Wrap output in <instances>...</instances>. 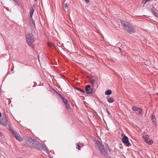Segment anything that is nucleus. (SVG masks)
<instances>
[{
  "label": "nucleus",
  "mask_w": 158,
  "mask_h": 158,
  "mask_svg": "<svg viewBox=\"0 0 158 158\" xmlns=\"http://www.w3.org/2000/svg\"><path fill=\"white\" fill-rule=\"evenodd\" d=\"M36 142V145L34 147H35L40 149L43 150L44 148L43 144L39 143L37 141Z\"/></svg>",
  "instance_id": "1a4fd4ad"
},
{
  "label": "nucleus",
  "mask_w": 158,
  "mask_h": 158,
  "mask_svg": "<svg viewBox=\"0 0 158 158\" xmlns=\"http://www.w3.org/2000/svg\"><path fill=\"white\" fill-rule=\"evenodd\" d=\"M11 132L13 135V136L15 137L16 139L20 141L21 140V136L19 133L15 131H14L12 129H11Z\"/></svg>",
  "instance_id": "0eeeda50"
},
{
  "label": "nucleus",
  "mask_w": 158,
  "mask_h": 158,
  "mask_svg": "<svg viewBox=\"0 0 158 158\" xmlns=\"http://www.w3.org/2000/svg\"><path fill=\"white\" fill-rule=\"evenodd\" d=\"M64 104L67 109H70V106L68 102L66 103H65Z\"/></svg>",
  "instance_id": "2eb2a0df"
},
{
  "label": "nucleus",
  "mask_w": 158,
  "mask_h": 158,
  "mask_svg": "<svg viewBox=\"0 0 158 158\" xmlns=\"http://www.w3.org/2000/svg\"><path fill=\"white\" fill-rule=\"evenodd\" d=\"M139 107H138L135 106H133L132 107V110L135 111H137L138 110H139Z\"/></svg>",
  "instance_id": "dca6fc26"
},
{
  "label": "nucleus",
  "mask_w": 158,
  "mask_h": 158,
  "mask_svg": "<svg viewBox=\"0 0 158 158\" xmlns=\"http://www.w3.org/2000/svg\"><path fill=\"white\" fill-rule=\"evenodd\" d=\"M107 101L109 103H112L114 102V99L112 97H110L108 99Z\"/></svg>",
  "instance_id": "4468645a"
},
{
  "label": "nucleus",
  "mask_w": 158,
  "mask_h": 158,
  "mask_svg": "<svg viewBox=\"0 0 158 158\" xmlns=\"http://www.w3.org/2000/svg\"><path fill=\"white\" fill-rule=\"evenodd\" d=\"M91 84L93 87L96 86L98 84L97 79V78H93L91 79Z\"/></svg>",
  "instance_id": "9d476101"
},
{
  "label": "nucleus",
  "mask_w": 158,
  "mask_h": 158,
  "mask_svg": "<svg viewBox=\"0 0 158 158\" xmlns=\"http://www.w3.org/2000/svg\"><path fill=\"white\" fill-rule=\"evenodd\" d=\"M107 110V112L108 114V115H110V113L108 110Z\"/></svg>",
  "instance_id": "c756f323"
},
{
  "label": "nucleus",
  "mask_w": 158,
  "mask_h": 158,
  "mask_svg": "<svg viewBox=\"0 0 158 158\" xmlns=\"http://www.w3.org/2000/svg\"><path fill=\"white\" fill-rule=\"evenodd\" d=\"M153 143V141L152 140L150 139L148 141H147L146 143H148L149 145L152 144Z\"/></svg>",
  "instance_id": "a211bd4d"
},
{
  "label": "nucleus",
  "mask_w": 158,
  "mask_h": 158,
  "mask_svg": "<svg viewBox=\"0 0 158 158\" xmlns=\"http://www.w3.org/2000/svg\"><path fill=\"white\" fill-rule=\"evenodd\" d=\"M138 110V113L139 114H140L142 112V110L140 108H139Z\"/></svg>",
  "instance_id": "412c9836"
},
{
  "label": "nucleus",
  "mask_w": 158,
  "mask_h": 158,
  "mask_svg": "<svg viewBox=\"0 0 158 158\" xmlns=\"http://www.w3.org/2000/svg\"><path fill=\"white\" fill-rule=\"evenodd\" d=\"M28 139L27 142L29 146L31 147H34L36 145L37 141L34 139H32L30 137H29L27 138Z\"/></svg>",
  "instance_id": "20e7f679"
},
{
  "label": "nucleus",
  "mask_w": 158,
  "mask_h": 158,
  "mask_svg": "<svg viewBox=\"0 0 158 158\" xmlns=\"http://www.w3.org/2000/svg\"><path fill=\"white\" fill-rule=\"evenodd\" d=\"M77 89L79 91H80V92L83 93H85V92L84 90H81L80 89H78V88H77Z\"/></svg>",
  "instance_id": "b1692460"
},
{
  "label": "nucleus",
  "mask_w": 158,
  "mask_h": 158,
  "mask_svg": "<svg viewBox=\"0 0 158 158\" xmlns=\"http://www.w3.org/2000/svg\"><path fill=\"white\" fill-rule=\"evenodd\" d=\"M27 42L28 46L33 48L35 41V38L33 35L31 33H28L26 35Z\"/></svg>",
  "instance_id": "f03ea898"
},
{
  "label": "nucleus",
  "mask_w": 158,
  "mask_h": 158,
  "mask_svg": "<svg viewBox=\"0 0 158 158\" xmlns=\"http://www.w3.org/2000/svg\"><path fill=\"white\" fill-rule=\"evenodd\" d=\"M86 3H88L89 2V0H84Z\"/></svg>",
  "instance_id": "7c9ffc66"
},
{
  "label": "nucleus",
  "mask_w": 158,
  "mask_h": 158,
  "mask_svg": "<svg viewBox=\"0 0 158 158\" xmlns=\"http://www.w3.org/2000/svg\"><path fill=\"white\" fill-rule=\"evenodd\" d=\"M35 9V7L34 5H33V6L31 7V10L30 12V16L31 18L32 17V15Z\"/></svg>",
  "instance_id": "9b49d317"
},
{
  "label": "nucleus",
  "mask_w": 158,
  "mask_h": 158,
  "mask_svg": "<svg viewBox=\"0 0 158 158\" xmlns=\"http://www.w3.org/2000/svg\"><path fill=\"white\" fill-rule=\"evenodd\" d=\"M69 4L67 3H65L64 5V7L66 8H68V7Z\"/></svg>",
  "instance_id": "5701e85b"
},
{
  "label": "nucleus",
  "mask_w": 158,
  "mask_h": 158,
  "mask_svg": "<svg viewBox=\"0 0 158 158\" xmlns=\"http://www.w3.org/2000/svg\"><path fill=\"white\" fill-rule=\"evenodd\" d=\"M122 142L127 146L129 147L130 145V143L129 142L128 138L126 136H124L122 139Z\"/></svg>",
  "instance_id": "423d86ee"
},
{
  "label": "nucleus",
  "mask_w": 158,
  "mask_h": 158,
  "mask_svg": "<svg viewBox=\"0 0 158 158\" xmlns=\"http://www.w3.org/2000/svg\"><path fill=\"white\" fill-rule=\"evenodd\" d=\"M61 100L64 103L68 102L67 100L64 97L61 98Z\"/></svg>",
  "instance_id": "6ab92c4d"
},
{
  "label": "nucleus",
  "mask_w": 158,
  "mask_h": 158,
  "mask_svg": "<svg viewBox=\"0 0 158 158\" xmlns=\"http://www.w3.org/2000/svg\"><path fill=\"white\" fill-rule=\"evenodd\" d=\"M148 138L147 136H146L145 137V138H144V140L145 142L146 143H147V141H148Z\"/></svg>",
  "instance_id": "4be33fe9"
},
{
  "label": "nucleus",
  "mask_w": 158,
  "mask_h": 158,
  "mask_svg": "<svg viewBox=\"0 0 158 158\" xmlns=\"http://www.w3.org/2000/svg\"><path fill=\"white\" fill-rule=\"evenodd\" d=\"M108 150L109 151V152H110V149L108 147Z\"/></svg>",
  "instance_id": "2f4dec72"
},
{
  "label": "nucleus",
  "mask_w": 158,
  "mask_h": 158,
  "mask_svg": "<svg viewBox=\"0 0 158 158\" xmlns=\"http://www.w3.org/2000/svg\"><path fill=\"white\" fill-rule=\"evenodd\" d=\"M121 25L126 31L128 32L134 33L135 31V27L131 25L129 22L127 21L121 20Z\"/></svg>",
  "instance_id": "f257e3e1"
},
{
  "label": "nucleus",
  "mask_w": 158,
  "mask_h": 158,
  "mask_svg": "<svg viewBox=\"0 0 158 158\" xmlns=\"http://www.w3.org/2000/svg\"><path fill=\"white\" fill-rule=\"evenodd\" d=\"M151 10L152 13L155 15V16L158 17L157 14H156V9L154 7H153L152 8Z\"/></svg>",
  "instance_id": "f8f14e48"
},
{
  "label": "nucleus",
  "mask_w": 158,
  "mask_h": 158,
  "mask_svg": "<svg viewBox=\"0 0 158 158\" xmlns=\"http://www.w3.org/2000/svg\"><path fill=\"white\" fill-rule=\"evenodd\" d=\"M151 118L153 122H154L155 121V117L154 115H151Z\"/></svg>",
  "instance_id": "aec40b11"
},
{
  "label": "nucleus",
  "mask_w": 158,
  "mask_h": 158,
  "mask_svg": "<svg viewBox=\"0 0 158 158\" xmlns=\"http://www.w3.org/2000/svg\"><path fill=\"white\" fill-rule=\"evenodd\" d=\"M150 0H144V1H145V2H144V3L145 4V3H146L148 2Z\"/></svg>",
  "instance_id": "c85d7f7f"
},
{
  "label": "nucleus",
  "mask_w": 158,
  "mask_h": 158,
  "mask_svg": "<svg viewBox=\"0 0 158 158\" xmlns=\"http://www.w3.org/2000/svg\"><path fill=\"white\" fill-rule=\"evenodd\" d=\"M48 45L50 47H51L52 46H53L52 44L50 43H48Z\"/></svg>",
  "instance_id": "393cba45"
},
{
  "label": "nucleus",
  "mask_w": 158,
  "mask_h": 158,
  "mask_svg": "<svg viewBox=\"0 0 158 158\" xmlns=\"http://www.w3.org/2000/svg\"><path fill=\"white\" fill-rule=\"evenodd\" d=\"M99 148V150L102 154H103L105 156H108L106 148H105L104 146L101 143H100L98 145V147Z\"/></svg>",
  "instance_id": "7ed1b4c3"
},
{
  "label": "nucleus",
  "mask_w": 158,
  "mask_h": 158,
  "mask_svg": "<svg viewBox=\"0 0 158 158\" xmlns=\"http://www.w3.org/2000/svg\"><path fill=\"white\" fill-rule=\"evenodd\" d=\"M2 133L0 132V136L2 137Z\"/></svg>",
  "instance_id": "473e14b6"
},
{
  "label": "nucleus",
  "mask_w": 158,
  "mask_h": 158,
  "mask_svg": "<svg viewBox=\"0 0 158 158\" xmlns=\"http://www.w3.org/2000/svg\"><path fill=\"white\" fill-rule=\"evenodd\" d=\"M85 90L88 94H92L95 91V89L94 88H91L90 85H88L85 86Z\"/></svg>",
  "instance_id": "39448f33"
},
{
  "label": "nucleus",
  "mask_w": 158,
  "mask_h": 158,
  "mask_svg": "<svg viewBox=\"0 0 158 158\" xmlns=\"http://www.w3.org/2000/svg\"><path fill=\"white\" fill-rule=\"evenodd\" d=\"M76 148H78V149L79 150H80V146L78 144L77 145V147Z\"/></svg>",
  "instance_id": "a878e982"
},
{
  "label": "nucleus",
  "mask_w": 158,
  "mask_h": 158,
  "mask_svg": "<svg viewBox=\"0 0 158 158\" xmlns=\"http://www.w3.org/2000/svg\"><path fill=\"white\" fill-rule=\"evenodd\" d=\"M157 94H158V93H157Z\"/></svg>",
  "instance_id": "72a5a7b5"
},
{
  "label": "nucleus",
  "mask_w": 158,
  "mask_h": 158,
  "mask_svg": "<svg viewBox=\"0 0 158 158\" xmlns=\"http://www.w3.org/2000/svg\"><path fill=\"white\" fill-rule=\"evenodd\" d=\"M13 5L14 6L19 5L18 2L17 1V0H15L14 1H13Z\"/></svg>",
  "instance_id": "f3484780"
},
{
  "label": "nucleus",
  "mask_w": 158,
  "mask_h": 158,
  "mask_svg": "<svg viewBox=\"0 0 158 158\" xmlns=\"http://www.w3.org/2000/svg\"><path fill=\"white\" fill-rule=\"evenodd\" d=\"M59 96L60 97V98H61H61H64V97H63L62 96V95L60 94H59Z\"/></svg>",
  "instance_id": "cd10ccee"
},
{
  "label": "nucleus",
  "mask_w": 158,
  "mask_h": 158,
  "mask_svg": "<svg viewBox=\"0 0 158 158\" xmlns=\"http://www.w3.org/2000/svg\"><path fill=\"white\" fill-rule=\"evenodd\" d=\"M111 90L109 89L106 91L105 94L106 95H110L111 94Z\"/></svg>",
  "instance_id": "ddd939ff"
},
{
  "label": "nucleus",
  "mask_w": 158,
  "mask_h": 158,
  "mask_svg": "<svg viewBox=\"0 0 158 158\" xmlns=\"http://www.w3.org/2000/svg\"><path fill=\"white\" fill-rule=\"evenodd\" d=\"M32 23H33L34 24V26H35V22L32 19Z\"/></svg>",
  "instance_id": "bb28decb"
},
{
  "label": "nucleus",
  "mask_w": 158,
  "mask_h": 158,
  "mask_svg": "<svg viewBox=\"0 0 158 158\" xmlns=\"http://www.w3.org/2000/svg\"><path fill=\"white\" fill-rule=\"evenodd\" d=\"M7 121L6 115H5L3 116L2 119L0 120V123L5 126L7 125Z\"/></svg>",
  "instance_id": "6e6552de"
}]
</instances>
